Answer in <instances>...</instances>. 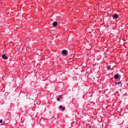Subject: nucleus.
Here are the masks:
<instances>
[{
    "mask_svg": "<svg viewBox=\"0 0 128 128\" xmlns=\"http://www.w3.org/2000/svg\"><path fill=\"white\" fill-rule=\"evenodd\" d=\"M112 17L113 18H118V16L117 14H114L113 15Z\"/></svg>",
    "mask_w": 128,
    "mask_h": 128,
    "instance_id": "obj_4",
    "label": "nucleus"
},
{
    "mask_svg": "<svg viewBox=\"0 0 128 128\" xmlns=\"http://www.w3.org/2000/svg\"><path fill=\"white\" fill-rule=\"evenodd\" d=\"M92 103V102H90V103Z\"/></svg>",
    "mask_w": 128,
    "mask_h": 128,
    "instance_id": "obj_13",
    "label": "nucleus"
},
{
    "mask_svg": "<svg viewBox=\"0 0 128 128\" xmlns=\"http://www.w3.org/2000/svg\"><path fill=\"white\" fill-rule=\"evenodd\" d=\"M107 68L108 70H110L111 69L110 66V65H108L107 66Z\"/></svg>",
    "mask_w": 128,
    "mask_h": 128,
    "instance_id": "obj_8",
    "label": "nucleus"
},
{
    "mask_svg": "<svg viewBox=\"0 0 128 128\" xmlns=\"http://www.w3.org/2000/svg\"><path fill=\"white\" fill-rule=\"evenodd\" d=\"M62 52L64 55H66L67 54V52L65 50H63L62 51Z\"/></svg>",
    "mask_w": 128,
    "mask_h": 128,
    "instance_id": "obj_7",
    "label": "nucleus"
},
{
    "mask_svg": "<svg viewBox=\"0 0 128 128\" xmlns=\"http://www.w3.org/2000/svg\"><path fill=\"white\" fill-rule=\"evenodd\" d=\"M57 100L58 101H60V98H57Z\"/></svg>",
    "mask_w": 128,
    "mask_h": 128,
    "instance_id": "obj_9",
    "label": "nucleus"
},
{
    "mask_svg": "<svg viewBox=\"0 0 128 128\" xmlns=\"http://www.w3.org/2000/svg\"><path fill=\"white\" fill-rule=\"evenodd\" d=\"M57 25V22H54L53 23V26H55Z\"/></svg>",
    "mask_w": 128,
    "mask_h": 128,
    "instance_id": "obj_6",
    "label": "nucleus"
},
{
    "mask_svg": "<svg viewBox=\"0 0 128 128\" xmlns=\"http://www.w3.org/2000/svg\"><path fill=\"white\" fill-rule=\"evenodd\" d=\"M2 120H0V123H2Z\"/></svg>",
    "mask_w": 128,
    "mask_h": 128,
    "instance_id": "obj_11",
    "label": "nucleus"
},
{
    "mask_svg": "<svg viewBox=\"0 0 128 128\" xmlns=\"http://www.w3.org/2000/svg\"><path fill=\"white\" fill-rule=\"evenodd\" d=\"M2 56V58L5 60H6L8 58V57L4 54H3Z\"/></svg>",
    "mask_w": 128,
    "mask_h": 128,
    "instance_id": "obj_2",
    "label": "nucleus"
},
{
    "mask_svg": "<svg viewBox=\"0 0 128 128\" xmlns=\"http://www.w3.org/2000/svg\"><path fill=\"white\" fill-rule=\"evenodd\" d=\"M122 83H121V81H120L118 82H116V85H118L120 86H121L122 85Z\"/></svg>",
    "mask_w": 128,
    "mask_h": 128,
    "instance_id": "obj_1",
    "label": "nucleus"
},
{
    "mask_svg": "<svg viewBox=\"0 0 128 128\" xmlns=\"http://www.w3.org/2000/svg\"><path fill=\"white\" fill-rule=\"evenodd\" d=\"M90 105V104H88V106H89Z\"/></svg>",
    "mask_w": 128,
    "mask_h": 128,
    "instance_id": "obj_12",
    "label": "nucleus"
},
{
    "mask_svg": "<svg viewBox=\"0 0 128 128\" xmlns=\"http://www.w3.org/2000/svg\"><path fill=\"white\" fill-rule=\"evenodd\" d=\"M59 96L60 97V98H62V95H60Z\"/></svg>",
    "mask_w": 128,
    "mask_h": 128,
    "instance_id": "obj_10",
    "label": "nucleus"
},
{
    "mask_svg": "<svg viewBox=\"0 0 128 128\" xmlns=\"http://www.w3.org/2000/svg\"><path fill=\"white\" fill-rule=\"evenodd\" d=\"M59 108L60 109H62V110H64L65 109V108L64 107H63L62 106H60Z\"/></svg>",
    "mask_w": 128,
    "mask_h": 128,
    "instance_id": "obj_3",
    "label": "nucleus"
},
{
    "mask_svg": "<svg viewBox=\"0 0 128 128\" xmlns=\"http://www.w3.org/2000/svg\"><path fill=\"white\" fill-rule=\"evenodd\" d=\"M119 77L118 74H115L114 76V77L116 79H118L119 78Z\"/></svg>",
    "mask_w": 128,
    "mask_h": 128,
    "instance_id": "obj_5",
    "label": "nucleus"
}]
</instances>
